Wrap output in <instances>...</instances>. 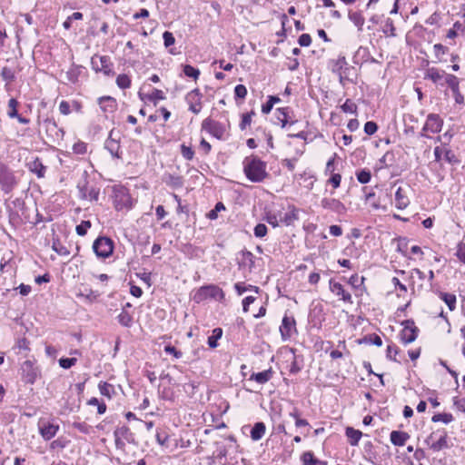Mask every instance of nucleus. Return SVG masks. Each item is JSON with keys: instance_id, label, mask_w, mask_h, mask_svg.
<instances>
[{"instance_id": "nucleus-1", "label": "nucleus", "mask_w": 465, "mask_h": 465, "mask_svg": "<svg viewBox=\"0 0 465 465\" xmlns=\"http://www.w3.org/2000/svg\"><path fill=\"white\" fill-rule=\"evenodd\" d=\"M266 168V163L253 154L245 157L242 162L243 173L252 183L263 182L269 175Z\"/></svg>"}, {"instance_id": "nucleus-2", "label": "nucleus", "mask_w": 465, "mask_h": 465, "mask_svg": "<svg viewBox=\"0 0 465 465\" xmlns=\"http://www.w3.org/2000/svg\"><path fill=\"white\" fill-rule=\"evenodd\" d=\"M224 298V292L215 284L203 285L196 289L193 294V301L196 303H201L208 299L223 302Z\"/></svg>"}, {"instance_id": "nucleus-3", "label": "nucleus", "mask_w": 465, "mask_h": 465, "mask_svg": "<svg viewBox=\"0 0 465 465\" xmlns=\"http://www.w3.org/2000/svg\"><path fill=\"white\" fill-rule=\"evenodd\" d=\"M91 65L95 72H101L107 76L114 74V65L109 56L94 54L91 58Z\"/></svg>"}, {"instance_id": "nucleus-4", "label": "nucleus", "mask_w": 465, "mask_h": 465, "mask_svg": "<svg viewBox=\"0 0 465 465\" xmlns=\"http://www.w3.org/2000/svg\"><path fill=\"white\" fill-rule=\"evenodd\" d=\"M17 184V179L12 170L0 164V185L5 193H9Z\"/></svg>"}, {"instance_id": "nucleus-5", "label": "nucleus", "mask_w": 465, "mask_h": 465, "mask_svg": "<svg viewBox=\"0 0 465 465\" xmlns=\"http://www.w3.org/2000/svg\"><path fill=\"white\" fill-rule=\"evenodd\" d=\"M93 250L97 257L107 258L114 251L113 241L107 237H98L93 244Z\"/></svg>"}, {"instance_id": "nucleus-6", "label": "nucleus", "mask_w": 465, "mask_h": 465, "mask_svg": "<svg viewBox=\"0 0 465 465\" xmlns=\"http://www.w3.org/2000/svg\"><path fill=\"white\" fill-rule=\"evenodd\" d=\"M281 337L283 341L290 340L297 333L296 321L294 317L285 314L280 325Z\"/></svg>"}, {"instance_id": "nucleus-7", "label": "nucleus", "mask_w": 465, "mask_h": 465, "mask_svg": "<svg viewBox=\"0 0 465 465\" xmlns=\"http://www.w3.org/2000/svg\"><path fill=\"white\" fill-rule=\"evenodd\" d=\"M447 438L445 431H435L428 437L426 441L433 451H440L448 448Z\"/></svg>"}, {"instance_id": "nucleus-8", "label": "nucleus", "mask_w": 465, "mask_h": 465, "mask_svg": "<svg viewBox=\"0 0 465 465\" xmlns=\"http://www.w3.org/2000/svg\"><path fill=\"white\" fill-rule=\"evenodd\" d=\"M403 329L401 331V341L404 344L413 342L418 335V328L415 326L414 322L411 320H406L402 323Z\"/></svg>"}, {"instance_id": "nucleus-9", "label": "nucleus", "mask_w": 465, "mask_h": 465, "mask_svg": "<svg viewBox=\"0 0 465 465\" xmlns=\"http://www.w3.org/2000/svg\"><path fill=\"white\" fill-rule=\"evenodd\" d=\"M202 129L218 139H222L225 134L224 125L211 118L203 121Z\"/></svg>"}, {"instance_id": "nucleus-10", "label": "nucleus", "mask_w": 465, "mask_h": 465, "mask_svg": "<svg viewBox=\"0 0 465 465\" xmlns=\"http://www.w3.org/2000/svg\"><path fill=\"white\" fill-rule=\"evenodd\" d=\"M202 98L203 94L199 89H193L189 92L185 96V101L189 105V111L194 114H198L202 110Z\"/></svg>"}, {"instance_id": "nucleus-11", "label": "nucleus", "mask_w": 465, "mask_h": 465, "mask_svg": "<svg viewBox=\"0 0 465 465\" xmlns=\"http://www.w3.org/2000/svg\"><path fill=\"white\" fill-rule=\"evenodd\" d=\"M115 445L119 449H123L126 442H132L133 433L130 429L126 426H121L115 429L114 432Z\"/></svg>"}, {"instance_id": "nucleus-12", "label": "nucleus", "mask_w": 465, "mask_h": 465, "mask_svg": "<svg viewBox=\"0 0 465 465\" xmlns=\"http://www.w3.org/2000/svg\"><path fill=\"white\" fill-rule=\"evenodd\" d=\"M22 377L26 383L34 384L38 376V369L32 361H25L21 366Z\"/></svg>"}, {"instance_id": "nucleus-13", "label": "nucleus", "mask_w": 465, "mask_h": 465, "mask_svg": "<svg viewBox=\"0 0 465 465\" xmlns=\"http://www.w3.org/2000/svg\"><path fill=\"white\" fill-rule=\"evenodd\" d=\"M330 291L336 296L340 297V300L344 302L345 303L352 304V297L349 292H347L343 285L340 282H335L331 279L329 282Z\"/></svg>"}, {"instance_id": "nucleus-14", "label": "nucleus", "mask_w": 465, "mask_h": 465, "mask_svg": "<svg viewBox=\"0 0 465 465\" xmlns=\"http://www.w3.org/2000/svg\"><path fill=\"white\" fill-rule=\"evenodd\" d=\"M114 204L117 211L130 209L132 207L131 196L125 192V190L121 189L114 194Z\"/></svg>"}, {"instance_id": "nucleus-15", "label": "nucleus", "mask_w": 465, "mask_h": 465, "mask_svg": "<svg viewBox=\"0 0 465 465\" xmlns=\"http://www.w3.org/2000/svg\"><path fill=\"white\" fill-rule=\"evenodd\" d=\"M442 124V120L438 114H430L426 119L422 131L431 134L439 133L441 130Z\"/></svg>"}, {"instance_id": "nucleus-16", "label": "nucleus", "mask_w": 465, "mask_h": 465, "mask_svg": "<svg viewBox=\"0 0 465 465\" xmlns=\"http://www.w3.org/2000/svg\"><path fill=\"white\" fill-rule=\"evenodd\" d=\"M104 148L111 153L113 157L120 158V142L119 138L114 136V131L112 130L109 134L108 138L104 143Z\"/></svg>"}, {"instance_id": "nucleus-17", "label": "nucleus", "mask_w": 465, "mask_h": 465, "mask_svg": "<svg viewBox=\"0 0 465 465\" xmlns=\"http://www.w3.org/2000/svg\"><path fill=\"white\" fill-rule=\"evenodd\" d=\"M322 208L333 211L339 214H342L346 212L345 205L339 200L334 198H323L321 201Z\"/></svg>"}, {"instance_id": "nucleus-18", "label": "nucleus", "mask_w": 465, "mask_h": 465, "mask_svg": "<svg viewBox=\"0 0 465 465\" xmlns=\"http://www.w3.org/2000/svg\"><path fill=\"white\" fill-rule=\"evenodd\" d=\"M409 188L408 187H398L395 192V206L399 210L405 209L410 204V199L408 196Z\"/></svg>"}, {"instance_id": "nucleus-19", "label": "nucleus", "mask_w": 465, "mask_h": 465, "mask_svg": "<svg viewBox=\"0 0 465 465\" xmlns=\"http://www.w3.org/2000/svg\"><path fill=\"white\" fill-rule=\"evenodd\" d=\"M46 134H50L54 140H59L63 137L64 132L60 128L53 119H47L44 123Z\"/></svg>"}, {"instance_id": "nucleus-20", "label": "nucleus", "mask_w": 465, "mask_h": 465, "mask_svg": "<svg viewBox=\"0 0 465 465\" xmlns=\"http://www.w3.org/2000/svg\"><path fill=\"white\" fill-rule=\"evenodd\" d=\"M59 430V425L54 423H44L39 427L41 436L45 440H49L54 438Z\"/></svg>"}, {"instance_id": "nucleus-21", "label": "nucleus", "mask_w": 465, "mask_h": 465, "mask_svg": "<svg viewBox=\"0 0 465 465\" xmlns=\"http://www.w3.org/2000/svg\"><path fill=\"white\" fill-rule=\"evenodd\" d=\"M445 74L446 73L444 71L431 67L426 71L425 77L431 80L436 84L442 85Z\"/></svg>"}, {"instance_id": "nucleus-22", "label": "nucleus", "mask_w": 465, "mask_h": 465, "mask_svg": "<svg viewBox=\"0 0 465 465\" xmlns=\"http://www.w3.org/2000/svg\"><path fill=\"white\" fill-rule=\"evenodd\" d=\"M409 439L410 435L401 430H392L390 435L391 442L395 446H404Z\"/></svg>"}, {"instance_id": "nucleus-23", "label": "nucleus", "mask_w": 465, "mask_h": 465, "mask_svg": "<svg viewBox=\"0 0 465 465\" xmlns=\"http://www.w3.org/2000/svg\"><path fill=\"white\" fill-rule=\"evenodd\" d=\"M254 255L249 251H242L238 257V263L241 267L252 269L254 266Z\"/></svg>"}, {"instance_id": "nucleus-24", "label": "nucleus", "mask_w": 465, "mask_h": 465, "mask_svg": "<svg viewBox=\"0 0 465 465\" xmlns=\"http://www.w3.org/2000/svg\"><path fill=\"white\" fill-rule=\"evenodd\" d=\"M98 104L100 105V108L104 112V113H111V112H114V110L115 109L116 107V101L111 97V96H104V97H100L98 99Z\"/></svg>"}, {"instance_id": "nucleus-25", "label": "nucleus", "mask_w": 465, "mask_h": 465, "mask_svg": "<svg viewBox=\"0 0 465 465\" xmlns=\"http://www.w3.org/2000/svg\"><path fill=\"white\" fill-rule=\"evenodd\" d=\"M289 112L290 109L288 107L278 108L276 111V118L281 123L282 128H284L288 124L292 125L295 123V121H289Z\"/></svg>"}, {"instance_id": "nucleus-26", "label": "nucleus", "mask_w": 465, "mask_h": 465, "mask_svg": "<svg viewBox=\"0 0 465 465\" xmlns=\"http://www.w3.org/2000/svg\"><path fill=\"white\" fill-rule=\"evenodd\" d=\"M347 65L346 58L344 56H340L336 60L332 61L331 70L333 73H336L340 76V81L342 83V70Z\"/></svg>"}, {"instance_id": "nucleus-27", "label": "nucleus", "mask_w": 465, "mask_h": 465, "mask_svg": "<svg viewBox=\"0 0 465 465\" xmlns=\"http://www.w3.org/2000/svg\"><path fill=\"white\" fill-rule=\"evenodd\" d=\"M272 376V371L271 369H269L261 372L252 373L250 377V380H253L259 384H264L271 380Z\"/></svg>"}, {"instance_id": "nucleus-28", "label": "nucleus", "mask_w": 465, "mask_h": 465, "mask_svg": "<svg viewBox=\"0 0 465 465\" xmlns=\"http://www.w3.org/2000/svg\"><path fill=\"white\" fill-rule=\"evenodd\" d=\"M266 427L263 422H256L252 430H251V438L252 440H261L265 434Z\"/></svg>"}, {"instance_id": "nucleus-29", "label": "nucleus", "mask_w": 465, "mask_h": 465, "mask_svg": "<svg viewBox=\"0 0 465 465\" xmlns=\"http://www.w3.org/2000/svg\"><path fill=\"white\" fill-rule=\"evenodd\" d=\"M345 433H346V436H347L349 442L351 446L358 445V443L362 436L361 431L355 430L351 427H347Z\"/></svg>"}, {"instance_id": "nucleus-30", "label": "nucleus", "mask_w": 465, "mask_h": 465, "mask_svg": "<svg viewBox=\"0 0 465 465\" xmlns=\"http://www.w3.org/2000/svg\"><path fill=\"white\" fill-rule=\"evenodd\" d=\"M440 298L446 303L450 311H454L456 309V296L452 293L448 292H440Z\"/></svg>"}, {"instance_id": "nucleus-31", "label": "nucleus", "mask_w": 465, "mask_h": 465, "mask_svg": "<svg viewBox=\"0 0 465 465\" xmlns=\"http://www.w3.org/2000/svg\"><path fill=\"white\" fill-rule=\"evenodd\" d=\"M98 389L100 393L108 399H112V396L114 393V386L106 381H100Z\"/></svg>"}, {"instance_id": "nucleus-32", "label": "nucleus", "mask_w": 465, "mask_h": 465, "mask_svg": "<svg viewBox=\"0 0 465 465\" xmlns=\"http://www.w3.org/2000/svg\"><path fill=\"white\" fill-rule=\"evenodd\" d=\"M298 210L294 207L285 213L282 217H281V222L284 223L286 225L292 224L294 221L298 220Z\"/></svg>"}, {"instance_id": "nucleus-33", "label": "nucleus", "mask_w": 465, "mask_h": 465, "mask_svg": "<svg viewBox=\"0 0 465 465\" xmlns=\"http://www.w3.org/2000/svg\"><path fill=\"white\" fill-rule=\"evenodd\" d=\"M30 170L35 173L37 177L42 178L45 176L46 167L37 159L31 163Z\"/></svg>"}, {"instance_id": "nucleus-34", "label": "nucleus", "mask_w": 465, "mask_h": 465, "mask_svg": "<svg viewBox=\"0 0 465 465\" xmlns=\"http://www.w3.org/2000/svg\"><path fill=\"white\" fill-rule=\"evenodd\" d=\"M349 19L358 27L359 30L362 29L365 19L359 12H350Z\"/></svg>"}, {"instance_id": "nucleus-35", "label": "nucleus", "mask_w": 465, "mask_h": 465, "mask_svg": "<svg viewBox=\"0 0 465 465\" xmlns=\"http://www.w3.org/2000/svg\"><path fill=\"white\" fill-rule=\"evenodd\" d=\"M234 289L237 292L238 295H242L243 292H245L247 291H253L256 293H258L260 292L259 287L253 286V285H251V284L245 286L242 282L235 283L234 284Z\"/></svg>"}, {"instance_id": "nucleus-36", "label": "nucleus", "mask_w": 465, "mask_h": 465, "mask_svg": "<svg viewBox=\"0 0 465 465\" xmlns=\"http://www.w3.org/2000/svg\"><path fill=\"white\" fill-rule=\"evenodd\" d=\"M281 99L279 97L270 95L266 104H262V112L265 114H269L272 111L274 104L279 103Z\"/></svg>"}, {"instance_id": "nucleus-37", "label": "nucleus", "mask_w": 465, "mask_h": 465, "mask_svg": "<svg viewBox=\"0 0 465 465\" xmlns=\"http://www.w3.org/2000/svg\"><path fill=\"white\" fill-rule=\"evenodd\" d=\"M118 322L124 327H130L133 322V317L126 311H122L117 317Z\"/></svg>"}, {"instance_id": "nucleus-38", "label": "nucleus", "mask_w": 465, "mask_h": 465, "mask_svg": "<svg viewBox=\"0 0 465 465\" xmlns=\"http://www.w3.org/2000/svg\"><path fill=\"white\" fill-rule=\"evenodd\" d=\"M223 331L220 328H215L213 331V334L208 338V345L211 348L217 347V341L222 337Z\"/></svg>"}, {"instance_id": "nucleus-39", "label": "nucleus", "mask_w": 465, "mask_h": 465, "mask_svg": "<svg viewBox=\"0 0 465 465\" xmlns=\"http://www.w3.org/2000/svg\"><path fill=\"white\" fill-rule=\"evenodd\" d=\"M444 83H446L452 91L459 89V79L453 74H446L443 80V84Z\"/></svg>"}, {"instance_id": "nucleus-40", "label": "nucleus", "mask_w": 465, "mask_h": 465, "mask_svg": "<svg viewBox=\"0 0 465 465\" xmlns=\"http://www.w3.org/2000/svg\"><path fill=\"white\" fill-rule=\"evenodd\" d=\"M19 103L16 99L15 98H11L9 101H8V111H7V115L10 117V118H15V117H18V112H17V106H18Z\"/></svg>"}, {"instance_id": "nucleus-41", "label": "nucleus", "mask_w": 465, "mask_h": 465, "mask_svg": "<svg viewBox=\"0 0 465 465\" xmlns=\"http://www.w3.org/2000/svg\"><path fill=\"white\" fill-rule=\"evenodd\" d=\"M302 465H318L320 460L314 458L312 451H306L302 456Z\"/></svg>"}, {"instance_id": "nucleus-42", "label": "nucleus", "mask_w": 465, "mask_h": 465, "mask_svg": "<svg viewBox=\"0 0 465 465\" xmlns=\"http://www.w3.org/2000/svg\"><path fill=\"white\" fill-rule=\"evenodd\" d=\"M453 420H454V418H453L452 414H450V413H438V414L433 415V417L431 418V420L433 422L441 421L445 424L451 422Z\"/></svg>"}, {"instance_id": "nucleus-43", "label": "nucleus", "mask_w": 465, "mask_h": 465, "mask_svg": "<svg viewBox=\"0 0 465 465\" xmlns=\"http://www.w3.org/2000/svg\"><path fill=\"white\" fill-rule=\"evenodd\" d=\"M165 183L172 186V187H174V188H180L183 186V179L182 177L180 176H175V175H172V174H169L166 179H165Z\"/></svg>"}, {"instance_id": "nucleus-44", "label": "nucleus", "mask_w": 465, "mask_h": 465, "mask_svg": "<svg viewBox=\"0 0 465 465\" xmlns=\"http://www.w3.org/2000/svg\"><path fill=\"white\" fill-rule=\"evenodd\" d=\"M116 84L119 88L126 89L131 86V80L127 74H119L116 78Z\"/></svg>"}, {"instance_id": "nucleus-45", "label": "nucleus", "mask_w": 465, "mask_h": 465, "mask_svg": "<svg viewBox=\"0 0 465 465\" xmlns=\"http://www.w3.org/2000/svg\"><path fill=\"white\" fill-rule=\"evenodd\" d=\"M183 74L187 77L193 78L194 80L198 79L200 75V71L197 68H194L193 66L190 64H186L183 66Z\"/></svg>"}, {"instance_id": "nucleus-46", "label": "nucleus", "mask_w": 465, "mask_h": 465, "mask_svg": "<svg viewBox=\"0 0 465 465\" xmlns=\"http://www.w3.org/2000/svg\"><path fill=\"white\" fill-rule=\"evenodd\" d=\"M365 278L364 277H359L358 274H353L350 277L348 282L354 288L359 289L361 286H363Z\"/></svg>"}, {"instance_id": "nucleus-47", "label": "nucleus", "mask_w": 465, "mask_h": 465, "mask_svg": "<svg viewBox=\"0 0 465 465\" xmlns=\"http://www.w3.org/2000/svg\"><path fill=\"white\" fill-rule=\"evenodd\" d=\"M1 76L4 81L6 83H11L15 80V73L14 71L9 67H3L1 71Z\"/></svg>"}, {"instance_id": "nucleus-48", "label": "nucleus", "mask_w": 465, "mask_h": 465, "mask_svg": "<svg viewBox=\"0 0 465 465\" xmlns=\"http://www.w3.org/2000/svg\"><path fill=\"white\" fill-rule=\"evenodd\" d=\"M342 112L349 114H355L357 111V105L351 100L347 99L345 103L341 106Z\"/></svg>"}, {"instance_id": "nucleus-49", "label": "nucleus", "mask_w": 465, "mask_h": 465, "mask_svg": "<svg viewBox=\"0 0 465 465\" xmlns=\"http://www.w3.org/2000/svg\"><path fill=\"white\" fill-rule=\"evenodd\" d=\"M181 153L183 157L188 161L193 160L194 156V151L193 150V148L185 145L184 143L181 145Z\"/></svg>"}, {"instance_id": "nucleus-50", "label": "nucleus", "mask_w": 465, "mask_h": 465, "mask_svg": "<svg viewBox=\"0 0 465 465\" xmlns=\"http://www.w3.org/2000/svg\"><path fill=\"white\" fill-rule=\"evenodd\" d=\"M433 50L435 56L438 60H441V57L446 54L449 51L448 47L442 45L441 44H436L433 45Z\"/></svg>"}, {"instance_id": "nucleus-51", "label": "nucleus", "mask_w": 465, "mask_h": 465, "mask_svg": "<svg viewBox=\"0 0 465 465\" xmlns=\"http://www.w3.org/2000/svg\"><path fill=\"white\" fill-rule=\"evenodd\" d=\"M371 178V174L369 170L363 169L357 173V179L361 183H368Z\"/></svg>"}, {"instance_id": "nucleus-52", "label": "nucleus", "mask_w": 465, "mask_h": 465, "mask_svg": "<svg viewBox=\"0 0 465 465\" xmlns=\"http://www.w3.org/2000/svg\"><path fill=\"white\" fill-rule=\"evenodd\" d=\"M91 227L90 221H83L80 224H78L75 228V231L78 235L84 236L87 232V230Z\"/></svg>"}, {"instance_id": "nucleus-53", "label": "nucleus", "mask_w": 465, "mask_h": 465, "mask_svg": "<svg viewBox=\"0 0 465 465\" xmlns=\"http://www.w3.org/2000/svg\"><path fill=\"white\" fill-rule=\"evenodd\" d=\"M363 341L366 343H371L378 347L382 345V341L381 337L377 334H371L369 336L364 337Z\"/></svg>"}, {"instance_id": "nucleus-54", "label": "nucleus", "mask_w": 465, "mask_h": 465, "mask_svg": "<svg viewBox=\"0 0 465 465\" xmlns=\"http://www.w3.org/2000/svg\"><path fill=\"white\" fill-rule=\"evenodd\" d=\"M148 99L156 103L158 100H164L165 95L162 90L153 89L150 94H148Z\"/></svg>"}, {"instance_id": "nucleus-55", "label": "nucleus", "mask_w": 465, "mask_h": 465, "mask_svg": "<svg viewBox=\"0 0 465 465\" xmlns=\"http://www.w3.org/2000/svg\"><path fill=\"white\" fill-rule=\"evenodd\" d=\"M265 221L272 227H277L279 225V223L281 222V218L279 219L277 214L274 213H267L265 216Z\"/></svg>"}, {"instance_id": "nucleus-56", "label": "nucleus", "mask_w": 465, "mask_h": 465, "mask_svg": "<svg viewBox=\"0 0 465 465\" xmlns=\"http://www.w3.org/2000/svg\"><path fill=\"white\" fill-rule=\"evenodd\" d=\"M76 358H61L59 360V365L63 369H70L76 363Z\"/></svg>"}, {"instance_id": "nucleus-57", "label": "nucleus", "mask_w": 465, "mask_h": 465, "mask_svg": "<svg viewBox=\"0 0 465 465\" xmlns=\"http://www.w3.org/2000/svg\"><path fill=\"white\" fill-rule=\"evenodd\" d=\"M399 353V349L395 345H388L387 351H386V356L388 359L398 361L396 359V355Z\"/></svg>"}, {"instance_id": "nucleus-58", "label": "nucleus", "mask_w": 465, "mask_h": 465, "mask_svg": "<svg viewBox=\"0 0 465 465\" xmlns=\"http://www.w3.org/2000/svg\"><path fill=\"white\" fill-rule=\"evenodd\" d=\"M253 233L257 238H262L267 234V227L263 223H258L253 230Z\"/></svg>"}, {"instance_id": "nucleus-59", "label": "nucleus", "mask_w": 465, "mask_h": 465, "mask_svg": "<svg viewBox=\"0 0 465 465\" xmlns=\"http://www.w3.org/2000/svg\"><path fill=\"white\" fill-rule=\"evenodd\" d=\"M234 95L236 98L244 99L247 95V89L243 84H237L234 88Z\"/></svg>"}, {"instance_id": "nucleus-60", "label": "nucleus", "mask_w": 465, "mask_h": 465, "mask_svg": "<svg viewBox=\"0 0 465 465\" xmlns=\"http://www.w3.org/2000/svg\"><path fill=\"white\" fill-rule=\"evenodd\" d=\"M73 151L77 154H84L87 151V145L84 142H77L73 145Z\"/></svg>"}, {"instance_id": "nucleus-61", "label": "nucleus", "mask_w": 465, "mask_h": 465, "mask_svg": "<svg viewBox=\"0 0 465 465\" xmlns=\"http://www.w3.org/2000/svg\"><path fill=\"white\" fill-rule=\"evenodd\" d=\"M224 209H225V207L223 203H217L214 209L211 210L208 213L207 217L211 220H215L217 218L218 212L224 210Z\"/></svg>"}, {"instance_id": "nucleus-62", "label": "nucleus", "mask_w": 465, "mask_h": 465, "mask_svg": "<svg viewBox=\"0 0 465 465\" xmlns=\"http://www.w3.org/2000/svg\"><path fill=\"white\" fill-rule=\"evenodd\" d=\"M163 43H164L165 47H169V46L174 45V43H175L173 35L169 31H165L163 34Z\"/></svg>"}, {"instance_id": "nucleus-63", "label": "nucleus", "mask_w": 465, "mask_h": 465, "mask_svg": "<svg viewBox=\"0 0 465 465\" xmlns=\"http://www.w3.org/2000/svg\"><path fill=\"white\" fill-rule=\"evenodd\" d=\"M384 27H385L383 30L384 33L389 32L390 35H391V36H394L396 35L395 34L396 29H395L393 21L391 18L386 19Z\"/></svg>"}, {"instance_id": "nucleus-64", "label": "nucleus", "mask_w": 465, "mask_h": 465, "mask_svg": "<svg viewBox=\"0 0 465 465\" xmlns=\"http://www.w3.org/2000/svg\"><path fill=\"white\" fill-rule=\"evenodd\" d=\"M456 256L465 264V243L460 242L457 246Z\"/></svg>"}]
</instances>
